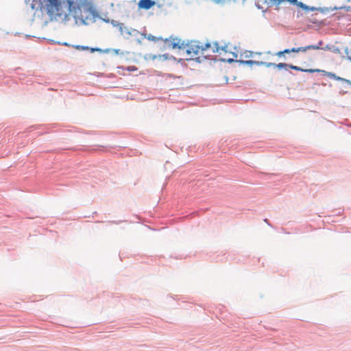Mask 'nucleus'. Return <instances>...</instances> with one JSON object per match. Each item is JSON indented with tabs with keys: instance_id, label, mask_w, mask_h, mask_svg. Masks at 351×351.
<instances>
[{
	"instance_id": "f257e3e1",
	"label": "nucleus",
	"mask_w": 351,
	"mask_h": 351,
	"mask_svg": "<svg viewBox=\"0 0 351 351\" xmlns=\"http://www.w3.org/2000/svg\"><path fill=\"white\" fill-rule=\"evenodd\" d=\"M33 10L42 13V19L47 23L48 21L65 22L71 15L76 20H84L83 12L86 7L79 0H27Z\"/></svg>"
},
{
	"instance_id": "f03ea898",
	"label": "nucleus",
	"mask_w": 351,
	"mask_h": 351,
	"mask_svg": "<svg viewBox=\"0 0 351 351\" xmlns=\"http://www.w3.org/2000/svg\"><path fill=\"white\" fill-rule=\"evenodd\" d=\"M171 45L173 49H179L181 55L186 60L197 59V45L195 42L191 41V43H185L178 38H173L171 41Z\"/></svg>"
},
{
	"instance_id": "7ed1b4c3",
	"label": "nucleus",
	"mask_w": 351,
	"mask_h": 351,
	"mask_svg": "<svg viewBox=\"0 0 351 351\" xmlns=\"http://www.w3.org/2000/svg\"><path fill=\"white\" fill-rule=\"evenodd\" d=\"M207 49L211 51V52H213V53L219 52V53H220V54H222V52H224L225 54L227 53L228 56L226 58H221V60L223 62H227L228 63L234 62V58H237L238 57L237 54H236L234 52H230L228 53V51L226 50V47L219 49L217 43H213V44L208 43L205 45V47H202V51H205Z\"/></svg>"
},
{
	"instance_id": "20e7f679",
	"label": "nucleus",
	"mask_w": 351,
	"mask_h": 351,
	"mask_svg": "<svg viewBox=\"0 0 351 351\" xmlns=\"http://www.w3.org/2000/svg\"><path fill=\"white\" fill-rule=\"evenodd\" d=\"M239 64L247 65V66H252V65H258V66H265L266 67H271V65H273L271 62H259V61H254V60H237Z\"/></svg>"
},
{
	"instance_id": "39448f33",
	"label": "nucleus",
	"mask_w": 351,
	"mask_h": 351,
	"mask_svg": "<svg viewBox=\"0 0 351 351\" xmlns=\"http://www.w3.org/2000/svg\"><path fill=\"white\" fill-rule=\"evenodd\" d=\"M156 5V2L153 0H140L138 3L139 10H149Z\"/></svg>"
},
{
	"instance_id": "423d86ee",
	"label": "nucleus",
	"mask_w": 351,
	"mask_h": 351,
	"mask_svg": "<svg viewBox=\"0 0 351 351\" xmlns=\"http://www.w3.org/2000/svg\"><path fill=\"white\" fill-rule=\"evenodd\" d=\"M319 72H322L324 73V75H326V76H328V77H330L332 79H334L335 80H339V81H341V82H345L349 84H351V81L348 80H346V79H344V78H342V77H338L337 76L335 73H331V72H327V71H321Z\"/></svg>"
},
{
	"instance_id": "0eeeda50",
	"label": "nucleus",
	"mask_w": 351,
	"mask_h": 351,
	"mask_svg": "<svg viewBox=\"0 0 351 351\" xmlns=\"http://www.w3.org/2000/svg\"><path fill=\"white\" fill-rule=\"evenodd\" d=\"M261 53L253 52L251 51H245L240 54V58L243 59H250L254 58L256 55H261Z\"/></svg>"
},
{
	"instance_id": "6e6552de",
	"label": "nucleus",
	"mask_w": 351,
	"mask_h": 351,
	"mask_svg": "<svg viewBox=\"0 0 351 351\" xmlns=\"http://www.w3.org/2000/svg\"><path fill=\"white\" fill-rule=\"evenodd\" d=\"M289 67L293 70H295V71H300L307 72V73H314V72H319L320 71L319 69H303L299 66H293V65H289Z\"/></svg>"
},
{
	"instance_id": "1a4fd4ad",
	"label": "nucleus",
	"mask_w": 351,
	"mask_h": 351,
	"mask_svg": "<svg viewBox=\"0 0 351 351\" xmlns=\"http://www.w3.org/2000/svg\"><path fill=\"white\" fill-rule=\"evenodd\" d=\"M286 1L287 0H265V3L269 5H279L280 4Z\"/></svg>"
},
{
	"instance_id": "9d476101",
	"label": "nucleus",
	"mask_w": 351,
	"mask_h": 351,
	"mask_svg": "<svg viewBox=\"0 0 351 351\" xmlns=\"http://www.w3.org/2000/svg\"><path fill=\"white\" fill-rule=\"evenodd\" d=\"M286 2H289L291 3H293L294 5H296L297 6L300 7L302 9H306L307 5L304 4L302 2L298 1V0H287Z\"/></svg>"
},
{
	"instance_id": "9b49d317",
	"label": "nucleus",
	"mask_w": 351,
	"mask_h": 351,
	"mask_svg": "<svg viewBox=\"0 0 351 351\" xmlns=\"http://www.w3.org/2000/svg\"><path fill=\"white\" fill-rule=\"evenodd\" d=\"M272 64H273V65H271V66H275V67L278 68V69H282L283 68H287L289 66V65L285 63H278V64L272 63Z\"/></svg>"
},
{
	"instance_id": "f8f14e48",
	"label": "nucleus",
	"mask_w": 351,
	"mask_h": 351,
	"mask_svg": "<svg viewBox=\"0 0 351 351\" xmlns=\"http://www.w3.org/2000/svg\"><path fill=\"white\" fill-rule=\"evenodd\" d=\"M73 47L78 50H88L89 49L88 47L82 46V45H74Z\"/></svg>"
},
{
	"instance_id": "ddd939ff",
	"label": "nucleus",
	"mask_w": 351,
	"mask_h": 351,
	"mask_svg": "<svg viewBox=\"0 0 351 351\" xmlns=\"http://www.w3.org/2000/svg\"><path fill=\"white\" fill-rule=\"evenodd\" d=\"M307 49H319L320 47L319 45H308L307 46Z\"/></svg>"
},
{
	"instance_id": "4468645a",
	"label": "nucleus",
	"mask_w": 351,
	"mask_h": 351,
	"mask_svg": "<svg viewBox=\"0 0 351 351\" xmlns=\"http://www.w3.org/2000/svg\"><path fill=\"white\" fill-rule=\"evenodd\" d=\"M210 1L215 3H217V4H222L226 1V0H210Z\"/></svg>"
},
{
	"instance_id": "2eb2a0df",
	"label": "nucleus",
	"mask_w": 351,
	"mask_h": 351,
	"mask_svg": "<svg viewBox=\"0 0 351 351\" xmlns=\"http://www.w3.org/2000/svg\"><path fill=\"white\" fill-rule=\"evenodd\" d=\"M298 49L299 50V52H305V51H306L308 50L307 46L306 47H298Z\"/></svg>"
},
{
	"instance_id": "dca6fc26",
	"label": "nucleus",
	"mask_w": 351,
	"mask_h": 351,
	"mask_svg": "<svg viewBox=\"0 0 351 351\" xmlns=\"http://www.w3.org/2000/svg\"><path fill=\"white\" fill-rule=\"evenodd\" d=\"M304 10H308V11H314V10H317V8H315V7H308L307 6V8L306 9H304Z\"/></svg>"
},
{
	"instance_id": "f3484780",
	"label": "nucleus",
	"mask_w": 351,
	"mask_h": 351,
	"mask_svg": "<svg viewBox=\"0 0 351 351\" xmlns=\"http://www.w3.org/2000/svg\"><path fill=\"white\" fill-rule=\"evenodd\" d=\"M348 58L351 61V49L346 51Z\"/></svg>"
},
{
	"instance_id": "a211bd4d",
	"label": "nucleus",
	"mask_w": 351,
	"mask_h": 351,
	"mask_svg": "<svg viewBox=\"0 0 351 351\" xmlns=\"http://www.w3.org/2000/svg\"><path fill=\"white\" fill-rule=\"evenodd\" d=\"M283 54H285L283 51H278L276 53V56H278L279 57L282 56Z\"/></svg>"
},
{
	"instance_id": "6ab92c4d",
	"label": "nucleus",
	"mask_w": 351,
	"mask_h": 351,
	"mask_svg": "<svg viewBox=\"0 0 351 351\" xmlns=\"http://www.w3.org/2000/svg\"><path fill=\"white\" fill-rule=\"evenodd\" d=\"M291 52H299V50L298 48H292L291 49Z\"/></svg>"
},
{
	"instance_id": "aec40b11",
	"label": "nucleus",
	"mask_w": 351,
	"mask_h": 351,
	"mask_svg": "<svg viewBox=\"0 0 351 351\" xmlns=\"http://www.w3.org/2000/svg\"><path fill=\"white\" fill-rule=\"evenodd\" d=\"M283 51H284V53H291V49H285Z\"/></svg>"
},
{
	"instance_id": "412c9836",
	"label": "nucleus",
	"mask_w": 351,
	"mask_h": 351,
	"mask_svg": "<svg viewBox=\"0 0 351 351\" xmlns=\"http://www.w3.org/2000/svg\"><path fill=\"white\" fill-rule=\"evenodd\" d=\"M90 49L91 52H94L96 51H100L99 49H96V48H90Z\"/></svg>"
},
{
	"instance_id": "4be33fe9",
	"label": "nucleus",
	"mask_w": 351,
	"mask_h": 351,
	"mask_svg": "<svg viewBox=\"0 0 351 351\" xmlns=\"http://www.w3.org/2000/svg\"><path fill=\"white\" fill-rule=\"evenodd\" d=\"M162 57H163L165 59H167V58H168V55H167V54L162 55Z\"/></svg>"
},
{
	"instance_id": "5701e85b",
	"label": "nucleus",
	"mask_w": 351,
	"mask_h": 351,
	"mask_svg": "<svg viewBox=\"0 0 351 351\" xmlns=\"http://www.w3.org/2000/svg\"><path fill=\"white\" fill-rule=\"evenodd\" d=\"M321 10H322V12H325V11L328 10V9H327V8H323V9H322Z\"/></svg>"
}]
</instances>
